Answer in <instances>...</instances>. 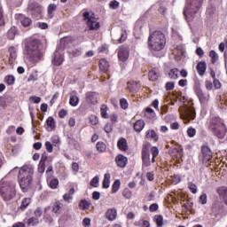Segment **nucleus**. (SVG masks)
Masks as SVG:
<instances>
[{"label":"nucleus","instance_id":"obj_39","mask_svg":"<svg viewBox=\"0 0 227 227\" xmlns=\"http://www.w3.org/2000/svg\"><path fill=\"white\" fill-rule=\"evenodd\" d=\"M120 185H121V182L120 180H115L112 186V194H116L117 191H120Z\"/></svg>","mask_w":227,"mask_h":227},{"label":"nucleus","instance_id":"obj_37","mask_svg":"<svg viewBox=\"0 0 227 227\" xmlns=\"http://www.w3.org/2000/svg\"><path fill=\"white\" fill-rule=\"evenodd\" d=\"M109 108L106 105H102L100 107V114L102 118L107 119L109 118V114H107V110Z\"/></svg>","mask_w":227,"mask_h":227},{"label":"nucleus","instance_id":"obj_51","mask_svg":"<svg viewBox=\"0 0 227 227\" xmlns=\"http://www.w3.org/2000/svg\"><path fill=\"white\" fill-rule=\"evenodd\" d=\"M45 148L48 153H52L54 150V146H52V144L50 141L45 142Z\"/></svg>","mask_w":227,"mask_h":227},{"label":"nucleus","instance_id":"obj_38","mask_svg":"<svg viewBox=\"0 0 227 227\" xmlns=\"http://www.w3.org/2000/svg\"><path fill=\"white\" fill-rule=\"evenodd\" d=\"M154 220L158 227H162L164 225V217L161 215H155Z\"/></svg>","mask_w":227,"mask_h":227},{"label":"nucleus","instance_id":"obj_62","mask_svg":"<svg viewBox=\"0 0 227 227\" xmlns=\"http://www.w3.org/2000/svg\"><path fill=\"white\" fill-rule=\"evenodd\" d=\"M200 203H201V205H207V195L206 193L202 194L200 196Z\"/></svg>","mask_w":227,"mask_h":227},{"label":"nucleus","instance_id":"obj_34","mask_svg":"<svg viewBox=\"0 0 227 227\" xmlns=\"http://www.w3.org/2000/svg\"><path fill=\"white\" fill-rule=\"evenodd\" d=\"M27 226H38L40 224V219L36 216L30 217L27 220Z\"/></svg>","mask_w":227,"mask_h":227},{"label":"nucleus","instance_id":"obj_63","mask_svg":"<svg viewBox=\"0 0 227 227\" xmlns=\"http://www.w3.org/2000/svg\"><path fill=\"white\" fill-rule=\"evenodd\" d=\"M205 84H206V89L208 91L212 90V88H214V84L208 80H206Z\"/></svg>","mask_w":227,"mask_h":227},{"label":"nucleus","instance_id":"obj_12","mask_svg":"<svg viewBox=\"0 0 227 227\" xmlns=\"http://www.w3.org/2000/svg\"><path fill=\"white\" fill-rule=\"evenodd\" d=\"M201 153H202V161L203 164H207V162H210L212 160V150L207 145H203L201 146Z\"/></svg>","mask_w":227,"mask_h":227},{"label":"nucleus","instance_id":"obj_18","mask_svg":"<svg viewBox=\"0 0 227 227\" xmlns=\"http://www.w3.org/2000/svg\"><path fill=\"white\" fill-rule=\"evenodd\" d=\"M115 162L118 168H125V166H127V162H129V159L123 154H118L115 157Z\"/></svg>","mask_w":227,"mask_h":227},{"label":"nucleus","instance_id":"obj_43","mask_svg":"<svg viewBox=\"0 0 227 227\" xmlns=\"http://www.w3.org/2000/svg\"><path fill=\"white\" fill-rule=\"evenodd\" d=\"M79 207L82 210H88L90 208V203L86 200H82L79 203Z\"/></svg>","mask_w":227,"mask_h":227},{"label":"nucleus","instance_id":"obj_46","mask_svg":"<svg viewBox=\"0 0 227 227\" xmlns=\"http://www.w3.org/2000/svg\"><path fill=\"white\" fill-rule=\"evenodd\" d=\"M10 59H17V49L14 46H11L9 48Z\"/></svg>","mask_w":227,"mask_h":227},{"label":"nucleus","instance_id":"obj_24","mask_svg":"<svg viewBox=\"0 0 227 227\" xmlns=\"http://www.w3.org/2000/svg\"><path fill=\"white\" fill-rule=\"evenodd\" d=\"M63 61H65L63 56H61L59 52L56 51L54 53V59H52V65L55 67H61V65H63Z\"/></svg>","mask_w":227,"mask_h":227},{"label":"nucleus","instance_id":"obj_58","mask_svg":"<svg viewBox=\"0 0 227 227\" xmlns=\"http://www.w3.org/2000/svg\"><path fill=\"white\" fill-rule=\"evenodd\" d=\"M82 226L83 227H90L91 226V219L85 217L82 220Z\"/></svg>","mask_w":227,"mask_h":227},{"label":"nucleus","instance_id":"obj_8","mask_svg":"<svg viewBox=\"0 0 227 227\" xmlns=\"http://www.w3.org/2000/svg\"><path fill=\"white\" fill-rule=\"evenodd\" d=\"M83 20H87L86 24L89 27V31H98L100 29V22L97 21L95 14L90 15L89 12H83Z\"/></svg>","mask_w":227,"mask_h":227},{"label":"nucleus","instance_id":"obj_11","mask_svg":"<svg viewBox=\"0 0 227 227\" xmlns=\"http://www.w3.org/2000/svg\"><path fill=\"white\" fill-rule=\"evenodd\" d=\"M130 56V49L128 44L121 45L118 49V59L122 63L128 61Z\"/></svg>","mask_w":227,"mask_h":227},{"label":"nucleus","instance_id":"obj_64","mask_svg":"<svg viewBox=\"0 0 227 227\" xmlns=\"http://www.w3.org/2000/svg\"><path fill=\"white\" fill-rule=\"evenodd\" d=\"M151 153H152V155L153 157H157L159 155V148L157 147H152L151 148Z\"/></svg>","mask_w":227,"mask_h":227},{"label":"nucleus","instance_id":"obj_30","mask_svg":"<svg viewBox=\"0 0 227 227\" xmlns=\"http://www.w3.org/2000/svg\"><path fill=\"white\" fill-rule=\"evenodd\" d=\"M145 137H147V139H153V141L155 142L159 141V135H157V133L153 129L147 130Z\"/></svg>","mask_w":227,"mask_h":227},{"label":"nucleus","instance_id":"obj_23","mask_svg":"<svg viewBox=\"0 0 227 227\" xmlns=\"http://www.w3.org/2000/svg\"><path fill=\"white\" fill-rule=\"evenodd\" d=\"M117 148H119L121 152H127V150H129V144L127 143V139L121 137L117 142Z\"/></svg>","mask_w":227,"mask_h":227},{"label":"nucleus","instance_id":"obj_41","mask_svg":"<svg viewBox=\"0 0 227 227\" xmlns=\"http://www.w3.org/2000/svg\"><path fill=\"white\" fill-rule=\"evenodd\" d=\"M134 224L138 227H150V222L148 220H139L135 222Z\"/></svg>","mask_w":227,"mask_h":227},{"label":"nucleus","instance_id":"obj_1","mask_svg":"<svg viewBox=\"0 0 227 227\" xmlns=\"http://www.w3.org/2000/svg\"><path fill=\"white\" fill-rule=\"evenodd\" d=\"M23 56L29 63L42 61L45 51L42 49V43L35 37H28L24 41Z\"/></svg>","mask_w":227,"mask_h":227},{"label":"nucleus","instance_id":"obj_57","mask_svg":"<svg viewBox=\"0 0 227 227\" xmlns=\"http://www.w3.org/2000/svg\"><path fill=\"white\" fill-rule=\"evenodd\" d=\"M63 200L64 201H66L67 203H71L72 200H74V197H72L70 194L68 193H65L63 195Z\"/></svg>","mask_w":227,"mask_h":227},{"label":"nucleus","instance_id":"obj_6","mask_svg":"<svg viewBox=\"0 0 227 227\" xmlns=\"http://www.w3.org/2000/svg\"><path fill=\"white\" fill-rule=\"evenodd\" d=\"M201 4H203V0L188 1L184 8V16L187 17V15H189L192 19H194V17H196V13L200 12Z\"/></svg>","mask_w":227,"mask_h":227},{"label":"nucleus","instance_id":"obj_21","mask_svg":"<svg viewBox=\"0 0 227 227\" xmlns=\"http://www.w3.org/2000/svg\"><path fill=\"white\" fill-rule=\"evenodd\" d=\"M196 70L199 75H200V77H203L205 75V72H207V62L205 61L198 62L196 66Z\"/></svg>","mask_w":227,"mask_h":227},{"label":"nucleus","instance_id":"obj_27","mask_svg":"<svg viewBox=\"0 0 227 227\" xmlns=\"http://www.w3.org/2000/svg\"><path fill=\"white\" fill-rule=\"evenodd\" d=\"M32 201H33V200H31V198H24L21 200V204L19 207V210H21V212H24L25 210L27 209V207H29V205H31Z\"/></svg>","mask_w":227,"mask_h":227},{"label":"nucleus","instance_id":"obj_29","mask_svg":"<svg viewBox=\"0 0 227 227\" xmlns=\"http://www.w3.org/2000/svg\"><path fill=\"white\" fill-rule=\"evenodd\" d=\"M74 42H75V38L72 35H67L61 39V43H63L64 47H69Z\"/></svg>","mask_w":227,"mask_h":227},{"label":"nucleus","instance_id":"obj_53","mask_svg":"<svg viewBox=\"0 0 227 227\" xmlns=\"http://www.w3.org/2000/svg\"><path fill=\"white\" fill-rule=\"evenodd\" d=\"M109 6L112 10H118L120 8V2L114 0L110 3Z\"/></svg>","mask_w":227,"mask_h":227},{"label":"nucleus","instance_id":"obj_7","mask_svg":"<svg viewBox=\"0 0 227 227\" xmlns=\"http://www.w3.org/2000/svg\"><path fill=\"white\" fill-rule=\"evenodd\" d=\"M193 91L195 95L199 98V102L201 104V106H205L210 100V94H207L203 91L201 89V83L200 82V80H196L193 86Z\"/></svg>","mask_w":227,"mask_h":227},{"label":"nucleus","instance_id":"obj_16","mask_svg":"<svg viewBox=\"0 0 227 227\" xmlns=\"http://www.w3.org/2000/svg\"><path fill=\"white\" fill-rule=\"evenodd\" d=\"M148 77L149 81H152V82H155L156 81H159V77H160V72L159 71V68L153 67L148 72Z\"/></svg>","mask_w":227,"mask_h":227},{"label":"nucleus","instance_id":"obj_42","mask_svg":"<svg viewBox=\"0 0 227 227\" xmlns=\"http://www.w3.org/2000/svg\"><path fill=\"white\" fill-rule=\"evenodd\" d=\"M121 109H123L124 111L129 109V101L125 98H122L119 101Z\"/></svg>","mask_w":227,"mask_h":227},{"label":"nucleus","instance_id":"obj_17","mask_svg":"<svg viewBox=\"0 0 227 227\" xmlns=\"http://www.w3.org/2000/svg\"><path fill=\"white\" fill-rule=\"evenodd\" d=\"M183 116L186 121H191V120H194V118H196V111L194 108H186Z\"/></svg>","mask_w":227,"mask_h":227},{"label":"nucleus","instance_id":"obj_61","mask_svg":"<svg viewBox=\"0 0 227 227\" xmlns=\"http://www.w3.org/2000/svg\"><path fill=\"white\" fill-rule=\"evenodd\" d=\"M37 171L38 173H45V163L39 162Z\"/></svg>","mask_w":227,"mask_h":227},{"label":"nucleus","instance_id":"obj_26","mask_svg":"<svg viewBox=\"0 0 227 227\" xmlns=\"http://www.w3.org/2000/svg\"><path fill=\"white\" fill-rule=\"evenodd\" d=\"M216 192L221 198H223L224 203L227 205V187L220 186L217 188Z\"/></svg>","mask_w":227,"mask_h":227},{"label":"nucleus","instance_id":"obj_31","mask_svg":"<svg viewBox=\"0 0 227 227\" xmlns=\"http://www.w3.org/2000/svg\"><path fill=\"white\" fill-rule=\"evenodd\" d=\"M178 72H179L178 68H172L168 70V72L167 73V75L173 81H176V79H178Z\"/></svg>","mask_w":227,"mask_h":227},{"label":"nucleus","instance_id":"obj_2","mask_svg":"<svg viewBox=\"0 0 227 227\" xmlns=\"http://www.w3.org/2000/svg\"><path fill=\"white\" fill-rule=\"evenodd\" d=\"M33 175H35V167L31 164H26L20 168L18 172V184L22 192H27L33 185Z\"/></svg>","mask_w":227,"mask_h":227},{"label":"nucleus","instance_id":"obj_45","mask_svg":"<svg viewBox=\"0 0 227 227\" xmlns=\"http://www.w3.org/2000/svg\"><path fill=\"white\" fill-rule=\"evenodd\" d=\"M4 82L8 86H12V84H15V76L14 75H7L4 78Z\"/></svg>","mask_w":227,"mask_h":227},{"label":"nucleus","instance_id":"obj_49","mask_svg":"<svg viewBox=\"0 0 227 227\" xmlns=\"http://www.w3.org/2000/svg\"><path fill=\"white\" fill-rule=\"evenodd\" d=\"M15 35H17V31L15 30V28H11L7 32V37H8L9 40H14Z\"/></svg>","mask_w":227,"mask_h":227},{"label":"nucleus","instance_id":"obj_22","mask_svg":"<svg viewBox=\"0 0 227 227\" xmlns=\"http://www.w3.org/2000/svg\"><path fill=\"white\" fill-rule=\"evenodd\" d=\"M106 217L108 221H114L118 217V211L116 208H109L106 212Z\"/></svg>","mask_w":227,"mask_h":227},{"label":"nucleus","instance_id":"obj_54","mask_svg":"<svg viewBox=\"0 0 227 227\" xmlns=\"http://www.w3.org/2000/svg\"><path fill=\"white\" fill-rule=\"evenodd\" d=\"M90 122L91 123V125H98V117H97L96 115H90Z\"/></svg>","mask_w":227,"mask_h":227},{"label":"nucleus","instance_id":"obj_36","mask_svg":"<svg viewBox=\"0 0 227 227\" xmlns=\"http://www.w3.org/2000/svg\"><path fill=\"white\" fill-rule=\"evenodd\" d=\"M46 124L51 130H53V129H56V121H54V117H48L46 120Z\"/></svg>","mask_w":227,"mask_h":227},{"label":"nucleus","instance_id":"obj_44","mask_svg":"<svg viewBox=\"0 0 227 227\" xmlns=\"http://www.w3.org/2000/svg\"><path fill=\"white\" fill-rule=\"evenodd\" d=\"M127 36H128L127 30H121V36L117 40L118 43H123V42L127 40Z\"/></svg>","mask_w":227,"mask_h":227},{"label":"nucleus","instance_id":"obj_4","mask_svg":"<svg viewBox=\"0 0 227 227\" xmlns=\"http://www.w3.org/2000/svg\"><path fill=\"white\" fill-rule=\"evenodd\" d=\"M15 187H17V184L10 175L5 176L0 181V196L4 201H11L14 196H17Z\"/></svg>","mask_w":227,"mask_h":227},{"label":"nucleus","instance_id":"obj_3","mask_svg":"<svg viewBox=\"0 0 227 227\" xmlns=\"http://www.w3.org/2000/svg\"><path fill=\"white\" fill-rule=\"evenodd\" d=\"M207 130L217 137V139H224L227 134V127L223 118L213 115L207 119Z\"/></svg>","mask_w":227,"mask_h":227},{"label":"nucleus","instance_id":"obj_25","mask_svg":"<svg viewBox=\"0 0 227 227\" xmlns=\"http://www.w3.org/2000/svg\"><path fill=\"white\" fill-rule=\"evenodd\" d=\"M99 70L102 74H106L109 70V62L106 59H101L98 63Z\"/></svg>","mask_w":227,"mask_h":227},{"label":"nucleus","instance_id":"obj_28","mask_svg":"<svg viewBox=\"0 0 227 227\" xmlns=\"http://www.w3.org/2000/svg\"><path fill=\"white\" fill-rule=\"evenodd\" d=\"M63 203L61 201L57 200L54 202L53 207H52V212L54 214H61V211L63 210Z\"/></svg>","mask_w":227,"mask_h":227},{"label":"nucleus","instance_id":"obj_32","mask_svg":"<svg viewBox=\"0 0 227 227\" xmlns=\"http://www.w3.org/2000/svg\"><path fill=\"white\" fill-rule=\"evenodd\" d=\"M58 10V5L55 4H51L48 6L47 12H48V17L49 19H53L54 18V12Z\"/></svg>","mask_w":227,"mask_h":227},{"label":"nucleus","instance_id":"obj_20","mask_svg":"<svg viewBox=\"0 0 227 227\" xmlns=\"http://www.w3.org/2000/svg\"><path fill=\"white\" fill-rule=\"evenodd\" d=\"M69 105L72 107H77L79 106V97L76 91H73L69 94Z\"/></svg>","mask_w":227,"mask_h":227},{"label":"nucleus","instance_id":"obj_55","mask_svg":"<svg viewBox=\"0 0 227 227\" xmlns=\"http://www.w3.org/2000/svg\"><path fill=\"white\" fill-rule=\"evenodd\" d=\"M98 182H99V178L98 176H95L91 179L90 181V185L92 187H98Z\"/></svg>","mask_w":227,"mask_h":227},{"label":"nucleus","instance_id":"obj_60","mask_svg":"<svg viewBox=\"0 0 227 227\" xmlns=\"http://www.w3.org/2000/svg\"><path fill=\"white\" fill-rule=\"evenodd\" d=\"M195 52L200 58H203V56H205V51H203V49H201V47H198Z\"/></svg>","mask_w":227,"mask_h":227},{"label":"nucleus","instance_id":"obj_9","mask_svg":"<svg viewBox=\"0 0 227 227\" xmlns=\"http://www.w3.org/2000/svg\"><path fill=\"white\" fill-rule=\"evenodd\" d=\"M150 148H152V145L148 142L144 143L142 145V168H150V166H152V161L150 160Z\"/></svg>","mask_w":227,"mask_h":227},{"label":"nucleus","instance_id":"obj_40","mask_svg":"<svg viewBox=\"0 0 227 227\" xmlns=\"http://www.w3.org/2000/svg\"><path fill=\"white\" fill-rule=\"evenodd\" d=\"M209 58H211L212 65H215V61H217V59H219V56H217V53L214 50H211L209 51Z\"/></svg>","mask_w":227,"mask_h":227},{"label":"nucleus","instance_id":"obj_52","mask_svg":"<svg viewBox=\"0 0 227 227\" xmlns=\"http://www.w3.org/2000/svg\"><path fill=\"white\" fill-rule=\"evenodd\" d=\"M42 214H43V210L42 209V207H37V208L34 211V215H35L37 219H40V217H42Z\"/></svg>","mask_w":227,"mask_h":227},{"label":"nucleus","instance_id":"obj_14","mask_svg":"<svg viewBox=\"0 0 227 227\" xmlns=\"http://www.w3.org/2000/svg\"><path fill=\"white\" fill-rule=\"evenodd\" d=\"M127 88L129 93H137L141 90V82L136 81H129L127 82Z\"/></svg>","mask_w":227,"mask_h":227},{"label":"nucleus","instance_id":"obj_35","mask_svg":"<svg viewBox=\"0 0 227 227\" xmlns=\"http://www.w3.org/2000/svg\"><path fill=\"white\" fill-rule=\"evenodd\" d=\"M110 184H111V174L106 173L104 176L103 189H109Z\"/></svg>","mask_w":227,"mask_h":227},{"label":"nucleus","instance_id":"obj_59","mask_svg":"<svg viewBox=\"0 0 227 227\" xmlns=\"http://www.w3.org/2000/svg\"><path fill=\"white\" fill-rule=\"evenodd\" d=\"M189 189L191 191V192H192V194H196V192H198V186H196V184L191 183L189 184Z\"/></svg>","mask_w":227,"mask_h":227},{"label":"nucleus","instance_id":"obj_19","mask_svg":"<svg viewBox=\"0 0 227 227\" xmlns=\"http://www.w3.org/2000/svg\"><path fill=\"white\" fill-rule=\"evenodd\" d=\"M146 123L143 121V119H139L133 124V130L137 132V134H140V132H143V129H145Z\"/></svg>","mask_w":227,"mask_h":227},{"label":"nucleus","instance_id":"obj_56","mask_svg":"<svg viewBox=\"0 0 227 227\" xmlns=\"http://www.w3.org/2000/svg\"><path fill=\"white\" fill-rule=\"evenodd\" d=\"M187 135L189 137H194V136H196V129L189 128L187 129Z\"/></svg>","mask_w":227,"mask_h":227},{"label":"nucleus","instance_id":"obj_50","mask_svg":"<svg viewBox=\"0 0 227 227\" xmlns=\"http://www.w3.org/2000/svg\"><path fill=\"white\" fill-rule=\"evenodd\" d=\"M166 91H171L175 90V82H168L165 85Z\"/></svg>","mask_w":227,"mask_h":227},{"label":"nucleus","instance_id":"obj_5","mask_svg":"<svg viewBox=\"0 0 227 227\" xmlns=\"http://www.w3.org/2000/svg\"><path fill=\"white\" fill-rule=\"evenodd\" d=\"M147 44L151 51H162L166 47V35L160 31H154L150 34Z\"/></svg>","mask_w":227,"mask_h":227},{"label":"nucleus","instance_id":"obj_33","mask_svg":"<svg viewBox=\"0 0 227 227\" xmlns=\"http://www.w3.org/2000/svg\"><path fill=\"white\" fill-rule=\"evenodd\" d=\"M96 149L98 153H104L107 150V145L104 142H98L96 144Z\"/></svg>","mask_w":227,"mask_h":227},{"label":"nucleus","instance_id":"obj_48","mask_svg":"<svg viewBox=\"0 0 227 227\" xmlns=\"http://www.w3.org/2000/svg\"><path fill=\"white\" fill-rule=\"evenodd\" d=\"M122 196L126 200H130V198H132V191H130L129 188H125L122 191Z\"/></svg>","mask_w":227,"mask_h":227},{"label":"nucleus","instance_id":"obj_10","mask_svg":"<svg viewBox=\"0 0 227 227\" xmlns=\"http://www.w3.org/2000/svg\"><path fill=\"white\" fill-rule=\"evenodd\" d=\"M28 12H30V15L33 17V19L40 20V19H42V12H43V9L40 4L32 3L28 5Z\"/></svg>","mask_w":227,"mask_h":227},{"label":"nucleus","instance_id":"obj_13","mask_svg":"<svg viewBox=\"0 0 227 227\" xmlns=\"http://www.w3.org/2000/svg\"><path fill=\"white\" fill-rule=\"evenodd\" d=\"M98 98H100V96L97 92H87L85 96V100L87 104H90L91 106H95L96 104H98Z\"/></svg>","mask_w":227,"mask_h":227},{"label":"nucleus","instance_id":"obj_47","mask_svg":"<svg viewBox=\"0 0 227 227\" xmlns=\"http://www.w3.org/2000/svg\"><path fill=\"white\" fill-rule=\"evenodd\" d=\"M59 185V180L58 178H53L49 182V187L51 189H56Z\"/></svg>","mask_w":227,"mask_h":227},{"label":"nucleus","instance_id":"obj_15","mask_svg":"<svg viewBox=\"0 0 227 227\" xmlns=\"http://www.w3.org/2000/svg\"><path fill=\"white\" fill-rule=\"evenodd\" d=\"M18 20H20V24L23 26V27H29L31 24H33V20L31 18L27 17L24 14H19L17 16Z\"/></svg>","mask_w":227,"mask_h":227}]
</instances>
